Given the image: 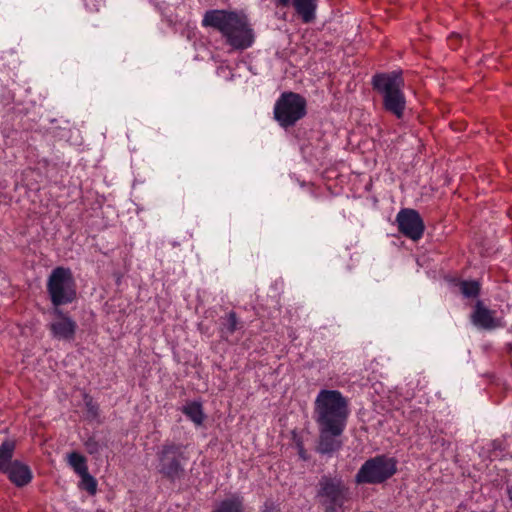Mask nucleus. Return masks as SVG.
Returning <instances> with one entry per match:
<instances>
[{
	"label": "nucleus",
	"instance_id": "obj_21",
	"mask_svg": "<svg viewBox=\"0 0 512 512\" xmlns=\"http://www.w3.org/2000/svg\"><path fill=\"white\" fill-rule=\"evenodd\" d=\"M81 477L80 488L86 490L90 495H94L97 491V481L88 471L79 475Z\"/></svg>",
	"mask_w": 512,
	"mask_h": 512
},
{
	"label": "nucleus",
	"instance_id": "obj_3",
	"mask_svg": "<svg viewBox=\"0 0 512 512\" xmlns=\"http://www.w3.org/2000/svg\"><path fill=\"white\" fill-rule=\"evenodd\" d=\"M189 458L186 445L167 440L156 452V470L164 479L175 482L184 477Z\"/></svg>",
	"mask_w": 512,
	"mask_h": 512
},
{
	"label": "nucleus",
	"instance_id": "obj_24",
	"mask_svg": "<svg viewBox=\"0 0 512 512\" xmlns=\"http://www.w3.org/2000/svg\"><path fill=\"white\" fill-rule=\"evenodd\" d=\"M87 448L89 450L90 453H94L96 451V444L95 443H90L88 442L87 444Z\"/></svg>",
	"mask_w": 512,
	"mask_h": 512
},
{
	"label": "nucleus",
	"instance_id": "obj_2",
	"mask_svg": "<svg viewBox=\"0 0 512 512\" xmlns=\"http://www.w3.org/2000/svg\"><path fill=\"white\" fill-rule=\"evenodd\" d=\"M349 403L338 390L322 389L314 402V418L317 425L346 428Z\"/></svg>",
	"mask_w": 512,
	"mask_h": 512
},
{
	"label": "nucleus",
	"instance_id": "obj_20",
	"mask_svg": "<svg viewBox=\"0 0 512 512\" xmlns=\"http://www.w3.org/2000/svg\"><path fill=\"white\" fill-rule=\"evenodd\" d=\"M68 463L78 475L88 471L86 458L78 452H72L68 455Z\"/></svg>",
	"mask_w": 512,
	"mask_h": 512
},
{
	"label": "nucleus",
	"instance_id": "obj_13",
	"mask_svg": "<svg viewBox=\"0 0 512 512\" xmlns=\"http://www.w3.org/2000/svg\"><path fill=\"white\" fill-rule=\"evenodd\" d=\"M2 473L6 474L9 480L17 487L26 486L33 477L29 466L19 460L12 461Z\"/></svg>",
	"mask_w": 512,
	"mask_h": 512
},
{
	"label": "nucleus",
	"instance_id": "obj_23",
	"mask_svg": "<svg viewBox=\"0 0 512 512\" xmlns=\"http://www.w3.org/2000/svg\"><path fill=\"white\" fill-rule=\"evenodd\" d=\"M293 1L294 0H276V2L282 6H288L289 4H292Z\"/></svg>",
	"mask_w": 512,
	"mask_h": 512
},
{
	"label": "nucleus",
	"instance_id": "obj_9",
	"mask_svg": "<svg viewBox=\"0 0 512 512\" xmlns=\"http://www.w3.org/2000/svg\"><path fill=\"white\" fill-rule=\"evenodd\" d=\"M398 230L405 237L417 241L422 238L425 225L418 211L403 208L396 215Z\"/></svg>",
	"mask_w": 512,
	"mask_h": 512
},
{
	"label": "nucleus",
	"instance_id": "obj_6",
	"mask_svg": "<svg viewBox=\"0 0 512 512\" xmlns=\"http://www.w3.org/2000/svg\"><path fill=\"white\" fill-rule=\"evenodd\" d=\"M47 292L54 308L72 303L76 298L72 271L62 266L54 268L47 280Z\"/></svg>",
	"mask_w": 512,
	"mask_h": 512
},
{
	"label": "nucleus",
	"instance_id": "obj_16",
	"mask_svg": "<svg viewBox=\"0 0 512 512\" xmlns=\"http://www.w3.org/2000/svg\"><path fill=\"white\" fill-rule=\"evenodd\" d=\"M213 512H244L243 499L239 496L225 499Z\"/></svg>",
	"mask_w": 512,
	"mask_h": 512
},
{
	"label": "nucleus",
	"instance_id": "obj_17",
	"mask_svg": "<svg viewBox=\"0 0 512 512\" xmlns=\"http://www.w3.org/2000/svg\"><path fill=\"white\" fill-rule=\"evenodd\" d=\"M183 413L196 425H201L204 420L202 406L198 402L187 404L183 408Z\"/></svg>",
	"mask_w": 512,
	"mask_h": 512
},
{
	"label": "nucleus",
	"instance_id": "obj_7",
	"mask_svg": "<svg viewBox=\"0 0 512 512\" xmlns=\"http://www.w3.org/2000/svg\"><path fill=\"white\" fill-rule=\"evenodd\" d=\"M394 457L378 455L366 460L355 475L357 484H382L397 472Z\"/></svg>",
	"mask_w": 512,
	"mask_h": 512
},
{
	"label": "nucleus",
	"instance_id": "obj_15",
	"mask_svg": "<svg viewBox=\"0 0 512 512\" xmlns=\"http://www.w3.org/2000/svg\"><path fill=\"white\" fill-rule=\"evenodd\" d=\"M15 442L5 440L0 445V472H2L13 460Z\"/></svg>",
	"mask_w": 512,
	"mask_h": 512
},
{
	"label": "nucleus",
	"instance_id": "obj_22",
	"mask_svg": "<svg viewBox=\"0 0 512 512\" xmlns=\"http://www.w3.org/2000/svg\"><path fill=\"white\" fill-rule=\"evenodd\" d=\"M297 448H298V455H299V457L302 460H304V461L308 460V455H307L306 450L303 447V444L302 443H297Z\"/></svg>",
	"mask_w": 512,
	"mask_h": 512
},
{
	"label": "nucleus",
	"instance_id": "obj_11",
	"mask_svg": "<svg viewBox=\"0 0 512 512\" xmlns=\"http://www.w3.org/2000/svg\"><path fill=\"white\" fill-rule=\"evenodd\" d=\"M319 431V439L316 451L322 455L331 456L339 451L343 445L340 439L346 428L334 426L317 425Z\"/></svg>",
	"mask_w": 512,
	"mask_h": 512
},
{
	"label": "nucleus",
	"instance_id": "obj_10",
	"mask_svg": "<svg viewBox=\"0 0 512 512\" xmlns=\"http://www.w3.org/2000/svg\"><path fill=\"white\" fill-rule=\"evenodd\" d=\"M53 316L49 329L53 338L58 340H72L77 330V323L61 308H53Z\"/></svg>",
	"mask_w": 512,
	"mask_h": 512
},
{
	"label": "nucleus",
	"instance_id": "obj_1",
	"mask_svg": "<svg viewBox=\"0 0 512 512\" xmlns=\"http://www.w3.org/2000/svg\"><path fill=\"white\" fill-rule=\"evenodd\" d=\"M202 25L217 30L233 50H246L255 42V30L244 11L208 10L204 14Z\"/></svg>",
	"mask_w": 512,
	"mask_h": 512
},
{
	"label": "nucleus",
	"instance_id": "obj_12",
	"mask_svg": "<svg viewBox=\"0 0 512 512\" xmlns=\"http://www.w3.org/2000/svg\"><path fill=\"white\" fill-rule=\"evenodd\" d=\"M495 314V311L486 308L481 301H478L471 315V321L476 327L486 330L495 329L501 326Z\"/></svg>",
	"mask_w": 512,
	"mask_h": 512
},
{
	"label": "nucleus",
	"instance_id": "obj_14",
	"mask_svg": "<svg viewBox=\"0 0 512 512\" xmlns=\"http://www.w3.org/2000/svg\"><path fill=\"white\" fill-rule=\"evenodd\" d=\"M292 5L304 23H310L316 18L317 0H294Z\"/></svg>",
	"mask_w": 512,
	"mask_h": 512
},
{
	"label": "nucleus",
	"instance_id": "obj_5",
	"mask_svg": "<svg viewBox=\"0 0 512 512\" xmlns=\"http://www.w3.org/2000/svg\"><path fill=\"white\" fill-rule=\"evenodd\" d=\"M316 498L324 512H343L350 489L341 477L324 475L318 482Z\"/></svg>",
	"mask_w": 512,
	"mask_h": 512
},
{
	"label": "nucleus",
	"instance_id": "obj_19",
	"mask_svg": "<svg viewBox=\"0 0 512 512\" xmlns=\"http://www.w3.org/2000/svg\"><path fill=\"white\" fill-rule=\"evenodd\" d=\"M459 289L465 298H476L480 293V283L476 280H462Z\"/></svg>",
	"mask_w": 512,
	"mask_h": 512
},
{
	"label": "nucleus",
	"instance_id": "obj_18",
	"mask_svg": "<svg viewBox=\"0 0 512 512\" xmlns=\"http://www.w3.org/2000/svg\"><path fill=\"white\" fill-rule=\"evenodd\" d=\"M240 322L234 311H230L225 317L222 318V335L226 337L232 335L238 328Z\"/></svg>",
	"mask_w": 512,
	"mask_h": 512
},
{
	"label": "nucleus",
	"instance_id": "obj_4",
	"mask_svg": "<svg viewBox=\"0 0 512 512\" xmlns=\"http://www.w3.org/2000/svg\"><path fill=\"white\" fill-rule=\"evenodd\" d=\"M373 88L383 98V107L398 119L403 117L406 99L403 93L404 80L400 71L376 74L372 79Z\"/></svg>",
	"mask_w": 512,
	"mask_h": 512
},
{
	"label": "nucleus",
	"instance_id": "obj_8",
	"mask_svg": "<svg viewBox=\"0 0 512 512\" xmlns=\"http://www.w3.org/2000/svg\"><path fill=\"white\" fill-rule=\"evenodd\" d=\"M306 106V99L300 94L284 92L274 105V118L281 127H291L306 115Z\"/></svg>",
	"mask_w": 512,
	"mask_h": 512
}]
</instances>
